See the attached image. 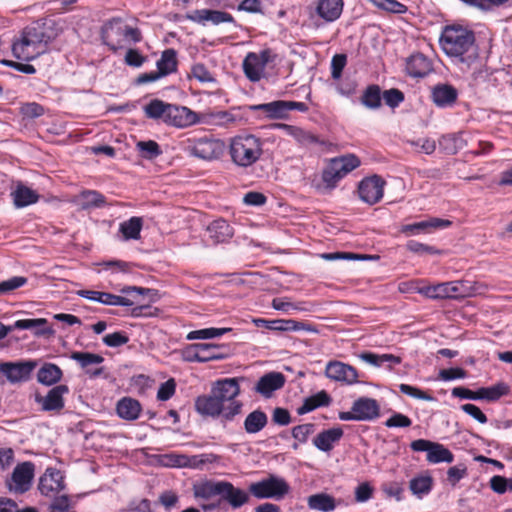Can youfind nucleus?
Segmentation results:
<instances>
[{
    "instance_id": "nucleus-8",
    "label": "nucleus",
    "mask_w": 512,
    "mask_h": 512,
    "mask_svg": "<svg viewBox=\"0 0 512 512\" xmlns=\"http://www.w3.org/2000/svg\"><path fill=\"white\" fill-rule=\"evenodd\" d=\"M58 31L55 21L47 19L26 27L22 34L46 51L48 44L57 37Z\"/></svg>"
},
{
    "instance_id": "nucleus-18",
    "label": "nucleus",
    "mask_w": 512,
    "mask_h": 512,
    "mask_svg": "<svg viewBox=\"0 0 512 512\" xmlns=\"http://www.w3.org/2000/svg\"><path fill=\"white\" fill-rule=\"evenodd\" d=\"M188 152L194 157L212 160L219 157L222 152V146L218 141L199 139L188 147Z\"/></svg>"
},
{
    "instance_id": "nucleus-51",
    "label": "nucleus",
    "mask_w": 512,
    "mask_h": 512,
    "mask_svg": "<svg viewBox=\"0 0 512 512\" xmlns=\"http://www.w3.org/2000/svg\"><path fill=\"white\" fill-rule=\"evenodd\" d=\"M315 424L305 423L292 428V437L300 443H306L309 436L315 432Z\"/></svg>"
},
{
    "instance_id": "nucleus-41",
    "label": "nucleus",
    "mask_w": 512,
    "mask_h": 512,
    "mask_svg": "<svg viewBox=\"0 0 512 512\" xmlns=\"http://www.w3.org/2000/svg\"><path fill=\"white\" fill-rule=\"evenodd\" d=\"M224 481H205L194 486V495L197 498L210 499L216 495H222Z\"/></svg>"
},
{
    "instance_id": "nucleus-15",
    "label": "nucleus",
    "mask_w": 512,
    "mask_h": 512,
    "mask_svg": "<svg viewBox=\"0 0 512 512\" xmlns=\"http://www.w3.org/2000/svg\"><path fill=\"white\" fill-rule=\"evenodd\" d=\"M325 374L331 380L346 384H354L357 382L358 378V373L353 366L340 361L328 362Z\"/></svg>"
},
{
    "instance_id": "nucleus-13",
    "label": "nucleus",
    "mask_w": 512,
    "mask_h": 512,
    "mask_svg": "<svg viewBox=\"0 0 512 512\" xmlns=\"http://www.w3.org/2000/svg\"><path fill=\"white\" fill-rule=\"evenodd\" d=\"M36 365V362L32 360L3 362L0 363V372L6 376L9 382L17 383L28 380Z\"/></svg>"
},
{
    "instance_id": "nucleus-14",
    "label": "nucleus",
    "mask_w": 512,
    "mask_h": 512,
    "mask_svg": "<svg viewBox=\"0 0 512 512\" xmlns=\"http://www.w3.org/2000/svg\"><path fill=\"white\" fill-rule=\"evenodd\" d=\"M246 381L245 377L225 378L218 380L212 387V392L220 400L221 403L234 401L240 394V382Z\"/></svg>"
},
{
    "instance_id": "nucleus-48",
    "label": "nucleus",
    "mask_w": 512,
    "mask_h": 512,
    "mask_svg": "<svg viewBox=\"0 0 512 512\" xmlns=\"http://www.w3.org/2000/svg\"><path fill=\"white\" fill-rule=\"evenodd\" d=\"M71 358L78 362L85 371L90 369L92 365L101 364L104 361L101 355L90 352H73Z\"/></svg>"
},
{
    "instance_id": "nucleus-27",
    "label": "nucleus",
    "mask_w": 512,
    "mask_h": 512,
    "mask_svg": "<svg viewBox=\"0 0 512 512\" xmlns=\"http://www.w3.org/2000/svg\"><path fill=\"white\" fill-rule=\"evenodd\" d=\"M207 232L215 244L224 243L234 235L233 227L224 219H217L210 223Z\"/></svg>"
},
{
    "instance_id": "nucleus-30",
    "label": "nucleus",
    "mask_w": 512,
    "mask_h": 512,
    "mask_svg": "<svg viewBox=\"0 0 512 512\" xmlns=\"http://www.w3.org/2000/svg\"><path fill=\"white\" fill-rule=\"evenodd\" d=\"M47 320L44 318L38 319H21L17 320L12 327L13 329H30L34 330L36 336H51L54 330L47 325Z\"/></svg>"
},
{
    "instance_id": "nucleus-43",
    "label": "nucleus",
    "mask_w": 512,
    "mask_h": 512,
    "mask_svg": "<svg viewBox=\"0 0 512 512\" xmlns=\"http://www.w3.org/2000/svg\"><path fill=\"white\" fill-rule=\"evenodd\" d=\"M454 455L444 445L433 442L432 448L428 451L427 461L430 463H452Z\"/></svg>"
},
{
    "instance_id": "nucleus-35",
    "label": "nucleus",
    "mask_w": 512,
    "mask_h": 512,
    "mask_svg": "<svg viewBox=\"0 0 512 512\" xmlns=\"http://www.w3.org/2000/svg\"><path fill=\"white\" fill-rule=\"evenodd\" d=\"M331 403L330 395L322 390L306 399H304L303 404L297 408V413L299 415H304L309 413L318 407L328 406Z\"/></svg>"
},
{
    "instance_id": "nucleus-53",
    "label": "nucleus",
    "mask_w": 512,
    "mask_h": 512,
    "mask_svg": "<svg viewBox=\"0 0 512 512\" xmlns=\"http://www.w3.org/2000/svg\"><path fill=\"white\" fill-rule=\"evenodd\" d=\"M182 358L186 362L202 363L201 343L186 346L181 351Z\"/></svg>"
},
{
    "instance_id": "nucleus-32",
    "label": "nucleus",
    "mask_w": 512,
    "mask_h": 512,
    "mask_svg": "<svg viewBox=\"0 0 512 512\" xmlns=\"http://www.w3.org/2000/svg\"><path fill=\"white\" fill-rule=\"evenodd\" d=\"M307 505L311 510L331 512L337 507V501L327 493H317L307 498Z\"/></svg>"
},
{
    "instance_id": "nucleus-57",
    "label": "nucleus",
    "mask_w": 512,
    "mask_h": 512,
    "mask_svg": "<svg viewBox=\"0 0 512 512\" xmlns=\"http://www.w3.org/2000/svg\"><path fill=\"white\" fill-rule=\"evenodd\" d=\"M129 337L125 332H114L103 337V342L109 347H120L128 343Z\"/></svg>"
},
{
    "instance_id": "nucleus-10",
    "label": "nucleus",
    "mask_w": 512,
    "mask_h": 512,
    "mask_svg": "<svg viewBox=\"0 0 512 512\" xmlns=\"http://www.w3.org/2000/svg\"><path fill=\"white\" fill-rule=\"evenodd\" d=\"M385 181L378 175L366 177L358 185L360 199L368 205L378 203L384 194Z\"/></svg>"
},
{
    "instance_id": "nucleus-4",
    "label": "nucleus",
    "mask_w": 512,
    "mask_h": 512,
    "mask_svg": "<svg viewBox=\"0 0 512 512\" xmlns=\"http://www.w3.org/2000/svg\"><path fill=\"white\" fill-rule=\"evenodd\" d=\"M419 292L431 299H459L474 295L476 290L471 282L458 280L427 285L420 288Z\"/></svg>"
},
{
    "instance_id": "nucleus-52",
    "label": "nucleus",
    "mask_w": 512,
    "mask_h": 512,
    "mask_svg": "<svg viewBox=\"0 0 512 512\" xmlns=\"http://www.w3.org/2000/svg\"><path fill=\"white\" fill-rule=\"evenodd\" d=\"M220 349L221 347L216 344L201 343L202 363L223 359L225 356L220 352Z\"/></svg>"
},
{
    "instance_id": "nucleus-22",
    "label": "nucleus",
    "mask_w": 512,
    "mask_h": 512,
    "mask_svg": "<svg viewBox=\"0 0 512 512\" xmlns=\"http://www.w3.org/2000/svg\"><path fill=\"white\" fill-rule=\"evenodd\" d=\"M343 7V0H318L315 11L325 22H334L340 18Z\"/></svg>"
},
{
    "instance_id": "nucleus-64",
    "label": "nucleus",
    "mask_w": 512,
    "mask_h": 512,
    "mask_svg": "<svg viewBox=\"0 0 512 512\" xmlns=\"http://www.w3.org/2000/svg\"><path fill=\"white\" fill-rule=\"evenodd\" d=\"M50 512H74L71 510L69 498L65 495L56 497L50 505Z\"/></svg>"
},
{
    "instance_id": "nucleus-1",
    "label": "nucleus",
    "mask_w": 512,
    "mask_h": 512,
    "mask_svg": "<svg viewBox=\"0 0 512 512\" xmlns=\"http://www.w3.org/2000/svg\"><path fill=\"white\" fill-rule=\"evenodd\" d=\"M443 51L461 64V69H469L479 58L474 33L462 26H447L440 37Z\"/></svg>"
},
{
    "instance_id": "nucleus-17",
    "label": "nucleus",
    "mask_w": 512,
    "mask_h": 512,
    "mask_svg": "<svg viewBox=\"0 0 512 512\" xmlns=\"http://www.w3.org/2000/svg\"><path fill=\"white\" fill-rule=\"evenodd\" d=\"M187 19L202 25H205V23L208 21H210L214 25L235 22L233 16L230 13L210 9L195 10L187 15Z\"/></svg>"
},
{
    "instance_id": "nucleus-23",
    "label": "nucleus",
    "mask_w": 512,
    "mask_h": 512,
    "mask_svg": "<svg viewBox=\"0 0 512 512\" xmlns=\"http://www.w3.org/2000/svg\"><path fill=\"white\" fill-rule=\"evenodd\" d=\"M41 494L50 496L64 488L63 476L56 469H48L40 478L38 486Z\"/></svg>"
},
{
    "instance_id": "nucleus-60",
    "label": "nucleus",
    "mask_w": 512,
    "mask_h": 512,
    "mask_svg": "<svg viewBox=\"0 0 512 512\" xmlns=\"http://www.w3.org/2000/svg\"><path fill=\"white\" fill-rule=\"evenodd\" d=\"M227 403L228 405H223V410L220 415H222L226 421H231L236 415L241 413L243 404L237 400L229 401Z\"/></svg>"
},
{
    "instance_id": "nucleus-2",
    "label": "nucleus",
    "mask_w": 512,
    "mask_h": 512,
    "mask_svg": "<svg viewBox=\"0 0 512 512\" xmlns=\"http://www.w3.org/2000/svg\"><path fill=\"white\" fill-rule=\"evenodd\" d=\"M229 155L236 166L251 167L263 155V141L252 134L235 136L229 144Z\"/></svg>"
},
{
    "instance_id": "nucleus-20",
    "label": "nucleus",
    "mask_w": 512,
    "mask_h": 512,
    "mask_svg": "<svg viewBox=\"0 0 512 512\" xmlns=\"http://www.w3.org/2000/svg\"><path fill=\"white\" fill-rule=\"evenodd\" d=\"M45 52L44 48L39 47L23 34L21 39L12 45L14 57L25 61H31Z\"/></svg>"
},
{
    "instance_id": "nucleus-44",
    "label": "nucleus",
    "mask_w": 512,
    "mask_h": 512,
    "mask_svg": "<svg viewBox=\"0 0 512 512\" xmlns=\"http://www.w3.org/2000/svg\"><path fill=\"white\" fill-rule=\"evenodd\" d=\"M439 146L447 154H456L465 146V141L460 134H448L439 139Z\"/></svg>"
},
{
    "instance_id": "nucleus-45",
    "label": "nucleus",
    "mask_w": 512,
    "mask_h": 512,
    "mask_svg": "<svg viewBox=\"0 0 512 512\" xmlns=\"http://www.w3.org/2000/svg\"><path fill=\"white\" fill-rule=\"evenodd\" d=\"M79 199L83 209H89L92 207L100 208L106 204L104 195L96 190H85L81 192Z\"/></svg>"
},
{
    "instance_id": "nucleus-37",
    "label": "nucleus",
    "mask_w": 512,
    "mask_h": 512,
    "mask_svg": "<svg viewBox=\"0 0 512 512\" xmlns=\"http://www.w3.org/2000/svg\"><path fill=\"white\" fill-rule=\"evenodd\" d=\"M268 423L266 413L260 409L250 412L244 420V429L248 434H256L263 430Z\"/></svg>"
},
{
    "instance_id": "nucleus-21",
    "label": "nucleus",
    "mask_w": 512,
    "mask_h": 512,
    "mask_svg": "<svg viewBox=\"0 0 512 512\" xmlns=\"http://www.w3.org/2000/svg\"><path fill=\"white\" fill-rule=\"evenodd\" d=\"M432 70L431 60L422 53L412 54L406 61V71L411 77L422 78Z\"/></svg>"
},
{
    "instance_id": "nucleus-24",
    "label": "nucleus",
    "mask_w": 512,
    "mask_h": 512,
    "mask_svg": "<svg viewBox=\"0 0 512 512\" xmlns=\"http://www.w3.org/2000/svg\"><path fill=\"white\" fill-rule=\"evenodd\" d=\"M196 411L203 416L216 417L223 410V403L211 391L209 395H202L195 400Z\"/></svg>"
},
{
    "instance_id": "nucleus-50",
    "label": "nucleus",
    "mask_w": 512,
    "mask_h": 512,
    "mask_svg": "<svg viewBox=\"0 0 512 512\" xmlns=\"http://www.w3.org/2000/svg\"><path fill=\"white\" fill-rule=\"evenodd\" d=\"M508 392L509 387L503 382L497 383L496 385L491 387L481 388L482 399H485L487 401H497L502 396L507 395Z\"/></svg>"
},
{
    "instance_id": "nucleus-47",
    "label": "nucleus",
    "mask_w": 512,
    "mask_h": 512,
    "mask_svg": "<svg viewBox=\"0 0 512 512\" xmlns=\"http://www.w3.org/2000/svg\"><path fill=\"white\" fill-rule=\"evenodd\" d=\"M136 148L141 156L147 160H153L162 154L159 144L153 140L139 141Z\"/></svg>"
},
{
    "instance_id": "nucleus-29",
    "label": "nucleus",
    "mask_w": 512,
    "mask_h": 512,
    "mask_svg": "<svg viewBox=\"0 0 512 512\" xmlns=\"http://www.w3.org/2000/svg\"><path fill=\"white\" fill-rule=\"evenodd\" d=\"M451 224H452V222L447 219L430 218L429 220L405 225L402 228V232L410 233V234H418L420 232H429L433 229L447 228Z\"/></svg>"
},
{
    "instance_id": "nucleus-40",
    "label": "nucleus",
    "mask_w": 512,
    "mask_h": 512,
    "mask_svg": "<svg viewBox=\"0 0 512 512\" xmlns=\"http://www.w3.org/2000/svg\"><path fill=\"white\" fill-rule=\"evenodd\" d=\"M143 226L141 217H131L127 221L120 223L119 231L122 233L124 240H138Z\"/></svg>"
},
{
    "instance_id": "nucleus-58",
    "label": "nucleus",
    "mask_w": 512,
    "mask_h": 512,
    "mask_svg": "<svg viewBox=\"0 0 512 512\" xmlns=\"http://www.w3.org/2000/svg\"><path fill=\"white\" fill-rule=\"evenodd\" d=\"M286 321L283 319L279 320H266L263 318L254 319L253 322L257 327H265L273 331H286Z\"/></svg>"
},
{
    "instance_id": "nucleus-12",
    "label": "nucleus",
    "mask_w": 512,
    "mask_h": 512,
    "mask_svg": "<svg viewBox=\"0 0 512 512\" xmlns=\"http://www.w3.org/2000/svg\"><path fill=\"white\" fill-rule=\"evenodd\" d=\"M125 31H127V24L120 18H114L102 27L101 37L111 50L116 51L122 47Z\"/></svg>"
},
{
    "instance_id": "nucleus-38",
    "label": "nucleus",
    "mask_w": 512,
    "mask_h": 512,
    "mask_svg": "<svg viewBox=\"0 0 512 512\" xmlns=\"http://www.w3.org/2000/svg\"><path fill=\"white\" fill-rule=\"evenodd\" d=\"M62 370L53 363H45L37 373V380L43 385L51 386L58 383L62 378Z\"/></svg>"
},
{
    "instance_id": "nucleus-62",
    "label": "nucleus",
    "mask_w": 512,
    "mask_h": 512,
    "mask_svg": "<svg viewBox=\"0 0 512 512\" xmlns=\"http://www.w3.org/2000/svg\"><path fill=\"white\" fill-rule=\"evenodd\" d=\"M21 114L26 118H37L44 114V108L35 102L26 103L20 108Z\"/></svg>"
},
{
    "instance_id": "nucleus-7",
    "label": "nucleus",
    "mask_w": 512,
    "mask_h": 512,
    "mask_svg": "<svg viewBox=\"0 0 512 512\" xmlns=\"http://www.w3.org/2000/svg\"><path fill=\"white\" fill-rule=\"evenodd\" d=\"M249 109L264 111L269 119H286L292 110L307 112L309 108L304 102L276 100L269 103L252 105Z\"/></svg>"
},
{
    "instance_id": "nucleus-5",
    "label": "nucleus",
    "mask_w": 512,
    "mask_h": 512,
    "mask_svg": "<svg viewBox=\"0 0 512 512\" xmlns=\"http://www.w3.org/2000/svg\"><path fill=\"white\" fill-rule=\"evenodd\" d=\"M360 164V159L354 154H346L331 159L322 172V181L325 188L328 190L334 189L342 178L358 168Z\"/></svg>"
},
{
    "instance_id": "nucleus-26",
    "label": "nucleus",
    "mask_w": 512,
    "mask_h": 512,
    "mask_svg": "<svg viewBox=\"0 0 512 512\" xmlns=\"http://www.w3.org/2000/svg\"><path fill=\"white\" fill-rule=\"evenodd\" d=\"M343 436V430L341 427H333L320 432L314 439V446L323 451L329 452L333 449L335 443H337Z\"/></svg>"
},
{
    "instance_id": "nucleus-61",
    "label": "nucleus",
    "mask_w": 512,
    "mask_h": 512,
    "mask_svg": "<svg viewBox=\"0 0 512 512\" xmlns=\"http://www.w3.org/2000/svg\"><path fill=\"white\" fill-rule=\"evenodd\" d=\"M406 246L409 251L419 255L439 253V251L435 247L420 243L415 240L408 241Z\"/></svg>"
},
{
    "instance_id": "nucleus-6",
    "label": "nucleus",
    "mask_w": 512,
    "mask_h": 512,
    "mask_svg": "<svg viewBox=\"0 0 512 512\" xmlns=\"http://www.w3.org/2000/svg\"><path fill=\"white\" fill-rule=\"evenodd\" d=\"M289 490L288 483L283 478L275 475H269L267 478L249 486V492L257 499L280 500L288 494Z\"/></svg>"
},
{
    "instance_id": "nucleus-16",
    "label": "nucleus",
    "mask_w": 512,
    "mask_h": 512,
    "mask_svg": "<svg viewBox=\"0 0 512 512\" xmlns=\"http://www.w3.org/2000/svg\"><path fill=\"white\" fill-rule=\"evenodd\" d=\"M285 380V376L281 372L266 373L257 381L254 391L265 398H269L274 391L284 386Z\"/></svg>"
},
{
    "instance_id": "nucleus-25",
    "label": "nucleus",
    "mask_w": 512,
    "mask_h": 512,
    "mask_svg": "<svg viewBox=\"0 0 512 512\" xmlns=\"http://www.w3.org/2000/svg\"><path fill=\"white\" fill-rule=\"evenodd\" d=\"M352 410L355 411L358 421H370L379 416L380 408L376 400L362 397L354 401Z\"/></svg>"
},
{
    "instance_id": "nucleus-49",
    "label": "nucleus",
    "mask_w": 512,
    "mask_h": 512,
    "mask_svg": "<svg viewBox=\"0 0 512 512\" xmlns=\"http://www.w3.org/2000/svg\"><path fill=\"white\" fill-rule=\"evenodd\" d=\"M231 331V328H205L200 330H194L187 334V340H196V339H211L220 337L227 332Z\"/></svg>"
},
{
    "instance_id": "nucleus-55",
    "label": "nucleus",
    "mask_w": 512,
    "mask_h": 512,
    "mask_svg": "<svg viewBox=\"0 0 512 512\" xmlns=\"http://www.w3.org/2000/svg\"><path fill=\"white\" fill-rule=\"evenodd\" d=\"M27 283V278L23 276H14L0 282V294H7Z\"/></svg>"
},
{
    "instance_id": "nucleus-3",
    "label": "nucleus",
    "mask_w": 512,
    "mask_h": 512,
    "mask_svg": "<svg viewBox=\"0 0 512 512\" xmlns=\"http://www.w3.org/2000/svg\"><path fill=\"white\" fill-rule=\"evenodd\" d=\"M144 112L148 118L162 120L164 123L176 127L192 124L195 119V114L187 107L176 106L159 99L151 100L144 107Z\"/></svg>"
},
{
    "instance_id": "nucleus-31",
    "label": "nucleus",
    "mask_w": 512,
    "mask_h": 512,
    "mask_svg": "<svg viewBox=\"0 0 512 512\" xmlns=\"http://www.w3.org/2000/svg\"><path fill=\"white\" fill-rule=\"evenodd\" d=\"M274 126L276 128L284 130L287 135L293 137L301 145L307 146L319 143V139L316 135L300 127L285 123H277Z\"/></svg>"
},
{
    "instance_id": "nucleus-34",
    "label": "nucleus",
    "mask_w": 512,
    "mask_h": 512,
    "mask_svg": "<svg viewBox=\"0 0 512 512\" xmlns=\"http://www.w3.org/2000/svg\"><path fill=\"white\" fill-rule=\"evenodd\" d=\"M13 203L17 208L26 207L38 201L39 195L31 188L18 184L14 191L11 193Z\"/></svg>"
},
{
    "instance_id": "nucleus-28",
    "label": "nucleus",
    "mask_w": 512,
    "mask_h": 512,
    "mask_svg": "<svg viewBox=\"0 0 512 512\" xmlns=\"http://www.w3.org/2000/svg\"><path fill=\"white\" fill-rule=\"evenodd\" d=\"M221 498L228 502L232 508L237 509L249 501V494L240 488L234 487L232 483L224 481Z\"/></svg>"
},
{
    "instance_id": "nucleus-59",
    "label": "nucleus",
    "mask_w": 512,
    "mask_h": 512,
    "mask_svg": "<svg viewBox=\"0 0 512 512\" xmlns=\"http://www.w3.org/2000/svg\"><path fill=\"white\" fill-rule=\"evenodd\" d=\"M383 99L388 106L395 108L399 106L401 102H403L404 94L400 90L392 88L384 91Z\"/></svg>"
},
{
    "instance_id": "nucleus-36",
    "label": "nucleus",
    "mask_w": 512,
    "mask_h": 512,
    "mask_svg": "<svg viewBox=\"0 0 512 512\" xmlns=\"http://www.w3.org/2000/svg\"><path fill=\"white\" fill-rule=\"evenodd\" d=\"M243 71L245 76L252 82L259 81L264 73V68L261 66L257 53L250 52L243 60Z\"/></svg>"
},
{
    "instance_id": "nucleus-33",
    "label": "nucleus",
    "mask_w": 512,
    "mask_h": 512,
    "mask_svg": "<svg viewBox=\"0 0 512 512\" xmlns=\"http://www.w3.org/2000/svg\"><path fill=\"white\" fill-rule=\"evenodd\" d=\"M116 410L120 418L131 421L139 417L141 405L133 398L124 397L118 401Z\"/></svg>"
},
{
    "instance_id": "nucleus-46",
    "label": "nucleus",
    "mask_w": 512,
    "mask_h": 512,
    "mask_svg": "<svg viewBox=\"0 0 512 512\" xmlns=\"http://www.w3.org/2000/svg\"><path fill=\"white\" fill-rule=\"evenodd\" d=\"M361 103L369 109H377L381 106V90L377 85H370L363 92Z\"/></svg>"
},
{
    "instance_id": "nucleus-39",
    "label": "nucleus",
    "mask_w": 512,
    "mask_h": 512,
    "mask_svg": "<svg viewBox=\"0 0 512 512\" xmlns=\"http://www.w3.org/2000/svg\"><path fill=\"white\" fill-rule=\"evenodd\" d=\"M157 70L164 77L177 69V53L174 49H166L162 52L160 59L156 63Z\"/></svg>"
},
{
    "instance_id": "nucleus-63",
    "label": "nucleus",
    "mask_w": 512,
    "mask_h": 512,
    "mask_svg": "<svg viewBox=\"0 0 512 512\" xmlns=\"http://www.w3.org/2000/svg\"><path fill=\"white\" fill-rule=\"evenodd\" d=\"M175 389L176 384L174 379H169L160 385L157 392V398L161 401H166L174 395Z\"/></svg>"
},
{
    "instance_id": "nucleus-19",
    "label": "nucleus",
    "mask_w": 512,
    "mask_h": 512,
    "mask_svg": "<svg viewBox=\"0 0 512 512\" xmlns=\"http://www.w3.org/2000/svg\"><path fill=\"white\" fill-rule=\"evenodd\" d=\"M431 98L433 103L440 108L451 107L458 98V91L455 87L446 83H439L432 87Z\"/></svg>"
},
{
    "instance_id": "nucleus-56",
    "label": "nucleus",
    "mask_w": 512,
    "mask_h": 512,
    "mask_svg": "<svg viewBox=\"0 0 512 512\" xmlns=\"http://www.w3.org/2000/svg\"><path fill=\"white\" fill-rule=\"evenodd\" d=\"M347 63V56L345 54H336L331 60V76L337 80L341 77L344 67Z\"/></svg>"
},
{
    "instance_id": "nucleus-42",
    "label": "nucleus",
    "mask_w": 512,
    "mask_h": 512,
    "mask_svg": "<svg viewBox=\"0 0 512 512\" xmlns=\"http://www.w3.org/2000/svg\"><path fill=\"white\" fill-rule=\"evenodd\" d=\"M433 479L429 475L414 477L409 482V488L413 495L422 498L432 490Z\"/></svg>"
},
{
    "instance_id": "nucleus-54",
    "label": "nucleus",
    "mask_w": 512,
    "mask_h": 512,
    "mask_svg": "<svg viewBox=\"0 0 512 512\" xmlns=\"http://www.w3.org/2000/svg\"><path fill=\"white\" fill-rule=\"evenodd\" d=\"M399 390L403 394L408 395L413 398H416V399H420V400H424V401H433L434 400V397L431 396L430 394H428L427 392H425L417 387L408 385V384H404V383L400 384Z\"/></svg>"
},
{
    "instance_id": "nucleus-9",
    "label": "nucleus",
    "mask_w": 512,
    "mask_h": 512,
    "mask_svg": "<svg viewBox=\"0 0 512 512\" xmlns=\"http://www.w3.org/2000/svg\"><path fill=\"white\" fill-rule=\"evenodd\" d=\"M35 465L30 461H25L18 464L10 477L7 480V486L15 493H25L31 487L34 477Z\"/></svg>"
},
{
    "instance_id": "nucleus-11",
    "label": "nucleus",
    "mask_w": 512,
    "mask_h": 512,
    "mask_svg": "<svg viewBox=\"0 0 512 512\" xmlns=\"http://www.w3.org/2000/svg\"><path fill=\"white\" fill-rule=\"evenodd\" d=\"M69 393V387L64 384L51 388L46 395L36 394L35 402L45 412L59 413L65 406L63 396Z\"/></svg>"
}]
</instances>
